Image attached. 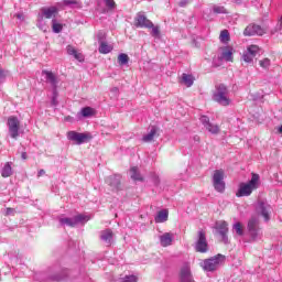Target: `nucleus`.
<instances>
[{"label":"nucleus","instance_id":"obj_39","mask_svg":"<svg viewBox=\"0 0 282 282\" xmlns=\"http://www.w3.org/2000/svg\"><path fill=\"white\" fill-rule=\"evenodd\" d=\"M67 276V271L63 270L61 274H56L52 276L53 281H63Z\"/></svg>","mask_w":282,"mask_h":282},{"label":"nucleus","instance_id":"obj_34","mask_svg":"<svg viewBox=\"0 0 282 282\" xmlns=\"http://www.w3.org/2000/svg\"><path fill=\"white\" fill-rule=\"evenodd\" d=\"M220 43H228L230 41V33L228 30H223L219 35Z\"/></svg>","mask_w":282,"mask_h":282},{"label":"nucleus","instance_id":"obj_8","mask_svg":"<svg viewBox=\"0 0 282 282\" xmlns=\"http://www.w3.org/2000/svg\"><path fill=\"white\" fill-rule=\"evenodd\" d=\"M7 124L10 138L17 140V138H19V129H21V121H19V118L11 116L8 118Z\"/></svg>","mask_w":282,"mask_h":282},{"label":"nucleus","instance_id":"obj_1","mask_svg":"<svg viewBox=\"0 0 282 282\" xmlns=\"http://www.w3.org/2000/svg\"><path fill=\"white\" fill-rule=\"evenodd\" d=\"M261 185V177L257 173L251 174V180L247 183H240L236 197H250L253 191Z\"/></svg>","mask_w":282,"mask_h":282},{"label":"nucleus","instance_id":"obj_26","mask_svg":"<svg viewBox=\"0 0 282 282\" xmlns=\"http://www.w3.org/2000/svg\"><path fill=\"white\" fill-rule=\"evenodd\" d=\"M155 135H158V128L155 126H153L150 129V133L143 135L142 141L143 142H153Z\"/></svg>","mask_w":282,"mask_h":282},{"label":"nucleus","instance_id":"obj_35","mask_svg":"<svg viewBox=\"0 0 282 282\" xmlns=\"http://www.w3.org/2000/svg\"><path fill=\"white\" fill-rule=\"evenodd\" d=\"M213 12L214 14H228V11L226 10V8L220 6H214Z\"/></svg>","mask_w":282,"mask_h":282},{"label":"nucleus","instance_id":"obj_41","mask_svg":"<svg viewBox=\"0 0 282 282\" xmlns=\"http://www.w3.org/2000/svg\"><path fill=\"white\" fill-rule=\"evenodd\" d=\"M148 30H152L151 34L152 36H154L155 39H158V36H160V26H155L153 24V28H148Z\"/></svg>","mask_w":282,"mask_h":282},{"label":"nucleus","instance_id":"obj_9","mask_svg":"<svg viewBox=\"0 0 282 282\" xmlns=\"http://www.w3.org/2000/svg\"><path fill=\"white\" fill-rule=\"evenodd\" d=\"M195 250L200 253L208 252V241L206 240V231L204 229L198 230Z\"/></svg>","mask_w":282,"mask_h":282},{"label":"nucleus","instance_id":"obj_22","mask_svg":"<svg viewBox=\"0 0 282 282\" xmlns=\"http://www.w3.org/2000/svg\"><path fill=\"white\" fill-rule=\"evenodd\" d=\"M100 239L106 243V246H110L111 241H113V231L111 229H106L100 232Z\"/></svg>","mask_w":282,"mask_h":282},{"label":"nucleus","instance_id":"obj_54","mask_svg":"<svg viewBox=\"0 0 282 282\" xmlns=\"http://www.w3.org/2000/svg\"><path fill=\"white\" fill-rule=\"evenodd\" d=\"M195 140H199V137H195Z\"/></svg>","mask_w":282,"mask_h":282},{"label":"nucleus","instance_id":"obj_19","mask_svg":"<svg viewBox=\"0 0 282 282\" xmlns=\"http://www.w3.org/2000/svg\"><path fill=\"white\" fill-rule=\"evenodd\" d=\"M106 184L110 186L111 191H120V175H111L106 177Z\"/></svg>","mask_w":282,"mask_h":282},{"label":"nucleus","instance_id":"obj_14","mask_svg":"<svg viewBox=\"0 0 282 282\" xmlns=\"http://www.w3.org/2000/svg\"><path fill=\"white\" fill-rule=\"evenodd\" d=\"M200 122L206 131H208L209 133H213L214 135H217V133H219V126L212 123L210 118H208L207 116H202Z\"/></svg>","mask_w":282,"mask_h":282},{"label":"nucleus","instance_id":"obj_18","mask_svg":"<svg viewBox=\"0 0 282 282\" xmlns=\"http://www.w3.org/2000/svg\"><path fill=\"white\" fill-rule=\"evenodd\" d=\"M42 75L45 76V80L46 83H48V85H51V87L54 89H56V87H58V78L56 77V75L50 70H43Z\"/></svg>","mask_w":282,"mask_h":282},{"label":"nucleus","instance_id":"obj_13","mask_svg":"<svg viewBox=\"0 0 282 282\" xmlns=\"http://www.w3.org/2000/svg\"><path fill=\"white\" fill-rule=\"evenodd\" d=\"M243 34L245 36H263L265 34V31L259 24H249L245 29Z\"/></svg>","mask_w":282,"mask_h":282},{"label":"nucleus","instance_id":"obj_37","mask_svg":"<svg viewBox=\"0 0 282 282\" xmlns=\"http://www.w3.org/2000/svg\"><path fill=\"white\" fill-rule=\"evenodd\" d=\"M247 52L254 58L259 54V47L257 45H250Z\"/></svg>","mask_w":282,"mask_h":282},{"label":"nucleus","instance_id":"obj_3","mask_svg":"<svg viewBox=\"0 0 282 282\" xmlns=\"http://www.w3.org/2000/svg\"><path fill=\"white\" fill-rule=\"evenodd\" d=\"M225 63H232L234 56H232V47L230 46H224L219 50V53L216 57L213 58V66L214 67H221Z\"/></svg>","mask_w":282,"mask_h":282},{"label":"nucleus","instance_id":"obj_21","mask_svg":"<svg viewBox=\"0 0 282 282\" xmlns=\"http://www.w3.org/2000/svg\"><path fill=\"white\" fill-rule=\"evenodd\" d=\"M66 52L68 56H73L79 63H83V61H85V57L82 55V53H78V50H76V47L72 45L66 46Z\"/></svg>","mask_w":282,"mask_h":282},{"label":"nucleus","instance_id":"obj_32","mask_svg":"<svg viewBox=\"0 0 282 282\" xmlns=\"http://www.w3.org/2000/svg\"><path fill=\"white\" fill-rule=\"evenodd\" d=\"M111 45L107 44V42H100L99 52L100 54H109L111 52Z\"/></svg>","mask_w":282,"mask_h":282},{"label":"nucleus","instance_id":"obj_49","mask_svg":"<svg viewBox=\"0 0 282 282\" xmlns=\"http://www.w3.org/2000/svg\"><path fill=\"white\" fill-rule=\"evenodd\" d=\"M43 175H45V170H40L37 172V177H43Z\"/></svg>","mask_w":282,"mask_h":282},{"label":"nucleus","instance_id":"obj_51","mask_svg":"<svg viewBox=\"0 0 282 282\" xmlns=\"http://www.w3.org/2000/svg\"><path fill=\"white\" fill-rule=\"evenodd\" d=\"M111 91H112L113 94H118V87L112 88Z\"/></svg>","mask_w":282,"mask_h":282},{"label":"nucleus","instance_id":"obj_27","mask_svg":"<svg viewBox=\"0 0 282 282\" xmlns=\"http://www.w3.org/2000/svg\"><path fill=\"white\" fill-rule=\"evenodd\" d=\"M130 177L131 180H133L134 182H142V175L140 174V172L138 171V167H132L130 170Z\"/></svg>","mask_w":282,"mask_h":282},{"label":"nucleus","instance_id":"obj_20","mask_svg":"<svg viewBox=\"0 0 282 282\" xmlns=\"http://www.w3.org/2000/svg\"><path fill=\"white\" fill-rule=\"evenodd\" d=\"M96 116V109L91 107H84L80 109V111L77 113V118L80 120V118H94Z\"/></svg>","mask_w":282,"mask_h":282},{"label":"nucleus","instance_id":"obj_42","mask_svg":"<svg viewBox=\"0 0 282 282\" xmlns=\"http://www.w3.org/2000/svg\"><path fill=\"white\" fill-rule=\"evenodd\" d=\"M259 65L260 67H262V69H268L270 67V58H264L260 61Z\"/></svg>","mask_w":282,"mask_h":282},{"label":"nucleus","instance_id":"obj_10","mask_svg":"<svg viewBox=\"0 0 282 282\" xmlns=\"http://www.w3.org/2000/svg\"><path fill=\"white\" fill-rule=\"evenodd\" d=\"M249 230V235L253 241H257L259 239V218L251 217L248 221L247 226Z\"/></svg>","mask_w":282,"mask_h":282},{"label":"nucleus","instance_id":"obj_17","mask_svg":"<svg viewBox=\"0 0 282 282\" xmlns=\"http://www.w3.org/2000/svg\"><path fill=\"white\" fill-rule=\"evenodd\" d=\"M39 14L43 18V19H54V17H56L58 14V8L56 7H43Z\"/></svg>","mask_w":282,"mask_h":282},{"label":"nucleus","instance_id":"obj_28","mask_svg":"<svg viewBox=\"0 0 282 282\" xmlns=\"http://www.w3.org/2000/svg\"><path fill=\"white\" fill-rule=\"evenodd\" d=\"M36 26L39 30H42V32H47V23L45 22V18H42L40 14H37Z\"/></svg>","mask_w":282,"mask_h":282},{"label":"nucleus","instance_id":"obj_11","mask_svg":"<svg viewBox=\"0 0 282 282\" xmlns=\"http://www.w3.org/2000/svg\"><path fill=\"white\" fill-rule=\"evenodd\" d=\"M257 212L261 215L264 221H270V213H272V206L267 202H258Z\"/></svg>","mask_w":282,"mask_h":282},{"label":"nucleus","instance_id":"obj_47","mask_svg":"<svg viewBox=\"0 0 282 282\" xmlns=\"http://www.w3.org/2000/svg\"><path fill=\"white\" fill-rule=\"evenodd\" d=\"M13 214H14V209L13 208L8 207L6 209V215H13Z\"/></svg>","mask_w":282,"mask_h":282},{"label":"nucleus","instance_id":"obj_40","mask_svg":"<svg viewBox=\"0 0 282 282\" xmlns=\"http://www.w3.org/2000/svg\"><path fill=\"white\" fill-rule=\"evenodd\" d=\"M242 61H245V63H252L254 57L248 51H246L242 55Z\"/></svg>","mask_w":282,"mask_h":282},{"label":"nucleus","instance_id":"obj_6","mask_svg":"<svg viewBox=\"0 0 282 282\" xmlns=\"http://www.w3.org/2000/svg\"><path fill=\"white\" fill-rule=\"evenodd\" d=\"M224 170H216L213 174V186L217 193H224L226 191V182H224Z\"/></svg>","mask_w":282,"mask_h":282},{"label":"nucleus","instance_id":"obj_33","mask_svg":"<svg viewBox=\"0 0 282 282\" xmlns=\"http://www.w3.org/2000/svg\"><path fill=\"white\" fill-rule=\"evenodd\" d=\"M232 230L238 237H243V227L241 226V223L234 224Z\"/></svg>","mask_w":282,"mask_h":282},{"label":"nucleus","instance_id":"obj_48","mask_svg":"<svg viewBox=\"0 0 282 282\" xmlns=\"http://www.w3.org/2000/svg\"><path fill=\"white\" fill-rule=\"evenodd\" d=\"M15 18L19 19V21H23L25 19L23 13H17Z\"/></svg>","mask_w":282,"mask_h":282},{"label":"nucleus","instance_id":"obj_30","mask_svg":"<svg viewBox=\"0 0 282 282\" xmlns=\"http://www.w3.org/2000/svg\"><path fill=\"white\" fill-rule=\"evenodd\" d=\"M74 6H78V1L76 0H63L62 2L57 3L58 8H74Z\"/></svg>","mask_w":282,"mask_h":282},{"label":"nucleus","instance_id":"obj_16","mask_svg":"<svg viewBox=\"0 0 282 282\" xmlns=\"http://www.w3.org/2000/svg\"><path fill=\"white\" fill-rule=\"evenodd\" d=\"M180 281L181 282H195V280L193 279V273H191L189 264H184L181 268Z\"/></svg>","mask_w":282,"mask_h":282},{"label":"nucleus","instance_id":"obj_25","mask_svg":"<svg viewBox=\"0 0 282 282\" xmlns=\"http://www.w3.org/2000/svg\"><path fill=\"white\" fill-rule=\"evenodd\" d=\"M181 83L187 87H193V83H195V77L191 74L183 73L181 76Z\"/></svg>","mask_w":282,"mask_h":282},{"label":"nucleus","instance_id":"obj_46","mask_svg":"<svg viewBox=\"0 0 282 282\" xmlns=\"http://www.w3.org/2000/svg\"><path fill=\"white\" fill-rule=\"evenodd\" d=\"M178 6H180V8H186V6H188V0H181L178 2Z\"/></svg>","mask_w":282,"mask_h":282},{"label":"nucleus","instance_id":"obj_5","mask_svg":"<svg viewBox=\"0 0 282 282\" xmlns=\"http://www.w3.org/2000/svg\"><path fill=\"white\" fill-rule=\"evenodd\" d=\"M224 261H226V257L223 254H217L204 260L200 265L205 272H215V270H217V268H219Z\"/></svg>","mask_w":282,"mask_h":282},{"label":"nucleus","instance_id":"obj_36","mask_svg":"<svg viewBox=\"0 0 282 282\" xmlns=\"http://www.w3.org/2000/svg\"><path fill=\"white\" fill-rule=\"evenodd\" d=\"M118 63L119 65H127V63H129V55L121 53L118 56Z\"/></svg>","mask_w":282,"mask_h":282},{"label":"nucleus","instance_id":"obj_23","mask_svg":"<svg viewBox=\"0 0 282 282\" xmlns=\"http://www.w3.org/2000/svg\"><path fill=\"white\" fill-rule=\"evenodd\" d=\"M160 241L163 248L171 246V243H173V234L171 232L163 234L162 236H160Z\"/></svg>","mask_w":282,"mask_h":282},{"label":"nucleus","instance_id":"obj_38","mask_svg":"<svg viewBox=\"0 0 282 282\" xmlns=\"http://www.w3.org/2000/svg\"><path fill=\"white\" fill-rule=\"evenodd\" d=\"M118 282H138V276L135 275H126L123 278H120Z\"/></svg>","mask_w":282,"mask_h":282},{"label":"nucleus","instance_id":"obj_44","mask_svg":"<svg viewBox=\"0 0 282 282\" xmlns=\"http://www.w3.org/2000/svg\"><path fill=\"white\" fill-rule=\"evenodd\" d=\"M105 3L109 8V10H113V8H116V1L113 0H105Z\"/></svg>","mask_w":282,"mask_h":282},{"label":"nucleus","instance_id":"obj_7","mask_svg":"<svg viewBox=\"0 0 282 282\" xmlns=\"http://www.w3.org/2000/svg\"><path fill=\"white\" fill-rule=\"evenodd\" d=\"M91 133L89 132H76V131H68L67 132V139L70 142H76L77 144H85L86 142H89L91 140Z\"/></svg>","mask_w":282,"mask_h":282},{"label":"nucleus","instance_id":"obj_29","mask_svg":"<svg viewBox=\"0 0 282 282\" xmlns=\"http://www.w3.org/2000/svg\"><path fill=\"white\" fill-rule=\"evenodd\" d=\"M2 177H10L12 175V163L7 162L1 172Z\"/></svg>","mask_w":282,"mask_h":282},{"label":"nucleus","instance_id":"obj_24","mask_svg":"<svg viewBox=\"0 0 282 282\" xmlns=\"http://www.w3.org/2000/svg\"><path fill=\"white\" fill-rule=\"evenodd\" d=\"M156 224H164V221H169V209H162L158 213L154 218Z\"/></svg>","mask_w":282,"mask_h":282},{"label":"nucleus","instance_id":"obj_4","mask_svg":"<svg viewBox=\"0 0 282 282\" xmlns=\"http://www.w3.org/2000/svg\"><path fill=\"white\" fill-rule=\"evenodd\" d=\"M228 87H226L224 84H220L216 86V91L214 93L213 98L215 102H218V105L228 107V105H230V97H228Z\"/></svg>","mask_w":282,"mask_h":282},{"label":"nucleus","instance_id":"obj_52","mask_svg":"<svg viewBox=\"0 0 282 282\" xmlns=\"http://www.w3.org/2000/svg\"><path fill=\"white\" fill-rule=\"evenodd\" d=\"M154 184H160V178L159 177L154 178Z\"/></svg>","mask_w":282,"mask_h":282},{"label":"nucleus","instance_id":"obj_2","mask_svg":"<svg viewBox=\"0 0 282 282\" xmlns=\"http://www.w3.org/2000/svg\"><path fill=\"white\" fill-rule=\"evenodd\" d=\"M89 219H90L89 216L79 214L72 218L62 216L58 218V221H59V226H63V227L67 226L68 228H76V226H78V225L85 226L87 224V221H89Z\"/></svg>","mask_w":282,"mask_h":282},{"label":"nucleus","instance_id":"obj_43","mask_svg":"<svg viewBox=\"0 0 282 282\" xmlns=\"http://www.w3.org/2000/svg\"><path fill=\"white\" fill-rule=\"evenodd\" d=\"M58 91L56 89L53 90V98L51 104L53 105V107H56V105H58Z\"/></svg>","mask_w":282,"mask_h":282},{"label":"nucleus","instance_id":"obj_12","mask_svg":"<svg viewBox=\"0 0 282 282\" xmlns=\"http://www.w3.org/2000/svg\"><path fill=\"white\" fill-rule=\"evenodd\" d=\"M134 25L135 28H153V22L149 19H147V15H144V12L137 13V17L134 18Z\"/></svg>","mask_w":282,"mask_h":282},{"label":"nucleus","instance_id":"obj_15","mask_svg":"<svg viewBox=\"0 0 282 282\" xmlns=\"http://www.w3.org/2000/svg\"><path fill=\"white\" fill-rule=\"evenodd\" d=\"M216 230L219 232L224 243H228V223L226 220L217 221Z\"/></svg>","mask_w":282,"mask_h":282},{"label":"nucleus","instance_id":"obj_45","mask_svg":"<svg viewBox=\"0 0 282 282\" xmlns=\"http://www.w3.org/2000/svg\"><path fill=\"white\" fill-rule=\"evenodd\" d=\"M6 76H8V70L0 69V83L6 80Z\"/></svg>","mask_w":282,"mask_h":282},{"label":"nucleus","instance_id":"obj_50","mask_svg":"<svg viewBox=\"0 0 282 282\" xmlns=\"http://www.w3.org/2000/svg\"><path fill=\"white\" fill-rule=\"evenodd\" d=\"M22 160H28V153L25 152H22V155H21Z\"/></svg>","mask_w":282,"mask_h":282},{"label":"nucleus","instance_id":"obj_31","mask_svg":"<svg viewBox=\"0 0 282 282\" xmlns=\"http://www.w3.org/2000/svg\"><path fill=\"white\" fill-rule=\"evenodd\" d=\"M52 30L54 32V34H61V32H63V25L61 23H58V21L56 19L52 20Z\"/></svg>","mask_w":282,"mask_h":282},{"label":"nucleus","instance_id":"obj_53","mask_svg":"<svg viewBox=\"0 0 282 282\" xmlns=\"http://www.w3.org/2000/svg\"><path fill=\"white\" fill-rule=\"evenodd\" d=\"M279 133H282V124L278 129Z\"/></svg>","mask_w":282,"mask_h":282}]
</instances>
